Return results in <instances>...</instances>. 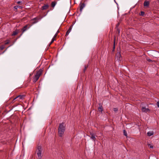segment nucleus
<instances>
[{
    "label": "nucleus",
    "mask_w": 159,
    "mask_h": 159,
    "mask_svg": "<svg viewBox=\"0 0 159 159\" xmlns=\"http://www.w3.org/2000/svg\"><path fill=\"white\" fill-rule=\"evenodd\" d=\"M116 57L117 58V59L119 60H121V55L120 52H117L116 54Z\"/></svg>",
    "instance_id": "0eeeda50"
},
{
    "label": "nucleus",
    "mask_w": 159,
    "mask_h": 159,
    "mask_svg": "<svg viewBox=\"0 0 159 159\" xmlns=\"http://www.w3.org/2000/svg\"><path fill=\"white\" fill-rule=\"evenodd\" d=\"M70 33V32L71 31V30H67Z\"/></svg>",
    "instance_id": "c9c22d12"
},
{
    "label": "nucleus",
    "mask_w": 159,
    "mask_h": 159,
    "mask_svg": "<svg viewBox=\"0 0 159 159\" xmlns=\"http://www.w3.org/2000/svg\"><path fill=\"white\" fill-rule=\"evenodd\" d=\"M10 43V40H7L5 41V45L8 44Z\"/></svg>",
    "instance_id": "aec40b11"
},
{
    "label": "nucleus",
    "mask_w": 159,
    "mask_h": 159,
    "mask_svg": "<svg viewBox=\"0 0 159 159\" xmlns=\"http://www.w3.org/2000/svg\"><path fill=\"white\" fill-rule=\"evenodd\" d=\"M119 23H118L116 25V29H117V28H118V27L119 26Z\"/></svg>",
    "instance_id": "cd10ccee"
},
{
    "label": "nucleus",
    "mask_w": 159,
    "mask_h": 159,
    "mask_svg": "<svg viewBox=\"0 0 159 159\" xmlns=\"http://www.w3.org/2000/svg\"><path fill=\"white\" fill-rule=\"evenodd\" d=\"M18 6V8H21L22 7L21 6Z\"/></svg>",
    "instance_id": "f704fd0d"
},
{
    "label": "nucleus",
    "mask_w": 159,
    "mask_h": 159,
    "mask_svg": "<svg viewBox=\"0 0 159 159\" xmlns=\"http://www.w3.org/2000/svg\"><path fill=\"white\" fill-rule=\"evenodd\" d=\"M153 132L152 131H149L148 132L147 134L148 136H150L153 134Z\"/></svg>",
    "instance_id": "ddd939ff"
},
{
    "label": "nucleus",
    "mask_w": 159,
    "mask_h": 159,
    "mask_svg": "<svg viewBox=\"0 0 159 159\" xmlns=\"http://www.w3.org/2000/svg\"><path fill=\"white\" fill-rule=\"evenodd\" d=\"M18 8V6H14V9L15 11H16L17 9Z\"/></svg>",
    "instance_id": "5701e85b"
},
{
    "label": "nucleus",
    "mask_w": 159,
    "mask_h": 159,
    "mask_svg": "<svg viewBox=\"0 0 159 159\" xmlns=\"http://www.w3.org/2000/svg\"><path fill=\"white\" fill-rule=\"evenodd\" d=\"M117 29V31L118 32V34H119L120 33V30L118 28H117L116 29Z\"/></svg>",
    "instance_id": "2f4dec72"
},
{
    "label": "nucleus",
    "mask_w": 159,
    "mask_h": 159,
    "mask_svg": "<svg viewBox=\"0 0 159 159\" xmlns=\"http://www.w3.org/2000/svg\"><path fill=\"white\" fill-rule=\"evenodd\" d=\"M25 97V95H19L17 96L16 97V98H15L13 99L12 101L14 102V101L16 99H17V100L18 101H20V100H22L23 99H24Z\"/></svg>",
    "instance_id": "20e7f679"
},
{
    "label": "nucleus",
    "mask_w": 159,
    "mask_h": 159,
    "mask_svg": "<svg viewBox=\"0 0 159 159\" xmlns=\"http://www.w3.org/2000/svg\"><path fill=\"white\" fill-rule=\"evenodd\" d=\"M144 14V12L143 11H142L141 12L140 15L143 16Z\"/></svg>",
    "instance_id": "393cba45"
},
{
    "label": "nucleus",
    "mask_w": 159,
    "mask_h": 159,
    "mask_svg": "<svg viewBox=\"0 0 159 159\" xmlns=\"http://www.w3.org/2000/svg\"><path fill=\"white\" fill-rule=\"evenodd\" d=\"M123 134L124 135H125V136H126V137L127 136V133L125 130H123Z\"/></svg>",
    "instance_id": "6ab92c4d"
},
{
    "label": "nucleus",
    "mask_w": 159,
    "mask_h": 159,
    "mask_svg": "<svg viewBox=\"0 0 159 159\" xmlns=\"http://www.w3.org/2000/svg\"><path fill=\"white\" fill-rule=\"evenodd\" d=\"M39 20V18L38 17H36L32 19L31 21H34L32 23L33 24H34L37 23Z\"/></svg>",
    "instance_id": "423d86ee"
},
{
    "label": "nucleus",
    "mask_w": 159,
    "mask_h": 159,
    "mask_svg": "<svg viewBox=\"0 0 159 159\" xmlns=\"http://www.w3.org/2000/svg\"><path fill=\"white\" fill-rule=\"evenodd\" d=\"M27 27H28V25H26L25 26L23 27V28L22 29V33H23L24 32H25V31L26 30Z\"/></svg>",
    "instance_id": "4468645a"
},
{
    "label": "nucleus",
    "mask_w": 159,
    "mask_h": 159,
    "mask_svg": "<svg viewBox=\"0 0 159 159\" xmlns=\"http://www.w3.org/2000/svg\"><path fill=\"white\" fill-rule=\"evenodd\" d=\"M150 4V2L148 1L145 0L143 3V5L144 7H148L149 6Z\"/></svg>",
    "instance_id": "1a4fd4ad"
},
{
    "label": "nucleus",
    "mask_w": 159,
    "mask_h": 159,
    "mask_svg": "<svg viewBox=\"0 0 159 159\" xmlns=\"http://www.w3.org/2000/svg\"><path fill=\"white\" fill-rule=\"evenodd\" d=\"M113 110L114 111H118V108H114Z\"/></svg>",
    "instance_id": "a878e982"
},
{
    "label": "nucleus",
    "mask_w": 159,
    "mask_h": 159,
    "mask_svg": "<svg viewBox=\"0 0 159 159\" xmlns=\"http://www.w3.org/2000/svg\"><path fill=\"white\" fill-rule=\"evenodd\" d=\"M157 105L158 107L159 108V101L157 102Z\"/></svg>",
    "instance_id": "c756f323"
},
{
    "label": "nucleus",
    "mask_w": 159,
    "mask_h": 159,
    "mask_svg": "<svg viewBox=\"0 0 159 159\" xmlns=\"http://www.w3.org/2000/svg\"><path fill=\"white\" fill-rule=\"evenodd\" d=\"M58 130L59 136L62 137L65 130V126L64 125V123L62 122L59 124Z\"/></svg>",
    "instance_id": "f257e3e1"
},
{
    "label": "nucleus",
    "mask_w": 159,
    "mask_h": 159,
    "mask_svg": "<svg viewBox=\"0 0 159 159\" xmlns=\"http://www.w3.org/2000/svg\"><path fill=\"white\" fill-rule=\"evenodd\" d=\"M57 2L56 1L52 2L51 3V6L52 7L54 8L55 5L56 4Z\"/></svg>",
    "instance_id": "f8f14e48"
},
{
    "label": "nucleus",
    "mask_w": 159,
    "mask_h": 159,
    "mask_svg": "<svg viewBox=\"0 0 159 159\" xmlns=\"http://www.w3.org/2000/svg\"><path fill=\"white\" fill-rule=\"evenodd\" d=\"M98 110L99 111L102 112L103 111V107L102 105L100 106L98 108Z\"/></svg>",
    "instance_id": "dca6fc26"
},
{
    "label": "nucleus",
    "mask_w": 159,
    "mask_h": 159,
    "mask_svg": "<svg viewBox=\"0 0 159 159\" xmlns=\"http://www.w3.org/2000/svg\"><path fill=\"white\" fill-rule=\"evenodd\" d=\"M37 152L38 159H41L42 156V149L40 146H39L38 147Z\"/></svg>",
    "instance_id": "7ed1b4c3"
},
{
    "label": "nucleus",
    "mask_w": 159,
    "mask_h": 159,
    "mask_svg": "<svg viewBox=\"0 0 159 159\" xmlns=\"http://www.w3.org/2000/svg\"><path fill=\"white\" fill-rule=\"evenodd\" d=\"M22 2L21 1H18L17 2V3L21 5L22 4Z\"/></svg>",
    "instance_id": "bb28decb"
},
{
    "label": "nucleus",
    "mask_w": 159,
    "mask_h": 159,
    "mask_svg": "<svg viewBox=\"0 0 159 159\" xmlns=\"http://www.w3.org/2000/svg\"><path fill=\"white\" fill-rule=\"evenodd\" d=\"M80 11L82 12L83 8L85 7V5L84 3H80Z\"/></svg>",
    "instance_id": "6e6552de"
},
{
    "label": "nucleus",
    "mask_w": 159,
    "mask_h": 159,
    "mask_svg": "<svg viewBox=\"0 0 159 159\" xmlns=\"http://www.w3.org/2000/svg\"><path fill=\"white\" fill-rule=\"evenodd\" d=\"M148 147H149L150 148H153V146L150 144H148Z\"/></svg>",
    "instance_id": "4be33fe9"
},
{
    "label": "nucleus",
    "mask_w": 159,
    "mask_h": 159,
    "mask_svg": "<svg viewBox=\"0 0 159 159\" xmlns=\"http://www.w3.org/2000/svg\"><path fill=\"white\" fill-rule=\"evenodd\" d=\"M69 33H70V32H69L68 31H67L66 32V36H67L69 34Z\"/></svg>",
    "instance_id": "7c9ffc66"
},
{
    "label": "nucleus",
    "mask_w": 159,
    "mask_h": 159,
    "mask_svg": "<svg viewBox=\"0 0 159 159\" xmlns=\"http://www.w3.org/2000/svg\"><path fill=\"white\" fill-rule=\"evenodd\" d=\"M148 61L149 62H151L152 61V60L150 59H148Z\"/></svg>",
    "instance_id": "72a5a7b5"
},
{
    "label": "nucleus",
    "mask_w": 159,
    "mask_h": 159,
    "mask_svg": "<svg viewBox=\"0 0 159 159\" xmlns=\"http://www.w3.org/2000/svg\"><path fill=\"white\" fill-rule=\"evenodd\" d=\"M73 25H72L70 26V28H69V30H71L72 28Z\"/></svg>",
    "instance_id": "c85d7f7f"
},
{
    "label": "nucleus",
    "mask_w": 159,
    "mask_h": 159,
    "mask_svg": "<svg viewBox=\"0 0 159 159\" xmlns=\"http://www.w3.org/2000/svg\"><path fill=\"white\" fill-rule=\"evenodd\" d=\"M88 67V65H86L84 66V69H83V72L85 73L87 68Z\"/></svg>",
    "instance_id": "f3484780"
},
{
    "label": "nucleus",
    "mask_w": 159,
    "mask_h": 159,
    "mask_svg": "<svg viewBox=\"0 0 159 159\" xmlns=\"http://www.w3.org/2000/svg\"><path fill=\"white\" fill-rule=\"evenodd\" d=\"M4 48H5V46L3 45H1L0 47V48L1 50H3Z\"/></svg>",
    "instance_id": "412c9836"
},
{
    "label": "nucleus",
    "mask_w": 159,
    "mask_h": 159,
    "mask_svg": "<svg viewBox=\"0 0 159 159\" xmlns=\"http://www.w3.org/2000/svg\"><path fill=\"white\" fill-rule=\"evenodd\" d=\"M55 40H56V39H55V38H53L52 39L51 41V42L49 44V45H51L53 43V42Z\"/></svg>",
    "instance_id": "a211bd4d"
},
{
    "label": "nucleus",
    "mask_w": 159,
    "mask_h": 159,
    "mask_svg": "<svg viewBox=\"0 0 159 159\" xmlns=\"http://www.w3.org/2000/svg\"><path fill=\"white\" fill-rule=\"evenodd\" d=\"M141 110L143 112H147V111H149V109L146 108L145 107H143L142 108Z\"/></svg>",
    "instance_id": "9d476101"
},
{
    "label": "nucleus",
    "mask_w": 159,
    "mask_h": 159,
    "mask_svg": "<svg viewBox=\"0 0 159 159\" xmlns=\"http://www.w3.org/2000/svg\"><path fill=\"white\" fill-rule=\"evenodd\" d=\"M57 33H56L55 34V35H54V36L53 38H55V37H57Z\"/></svg>",
    "instance_id": "473e14b6"
},
{
    "label": "nucleus",
    "mask_w": 159,
    "mask_h": 159,
    "mask_svg": "<svg viewBox=\"0 0 159 159\" xmlns=\"http://www.w3.org/2000/svg\"><path fill=\"white\" fill-rule=\"evenodd\" d=\"M89 136L91 139H92L94 142H95L96 140V138L95 134L93 133H90Z\"/></svg>",
    "instance_id": "39448f33"
},
{
    "label": "nucleus",
    "mask_w": 159,
    "mask_h": 159,
    "mask_svg": "<svg viewBox=\"0 0 159 159\" xmlns=\"http://www.w3.org/2000/svg\"><path fill=\"white\" fill-rule=\"evenodd\" d=\"M59 32V31H58V30L57 31V34Z\"/></svg>",
    "instance_id": "e433bc0d"
},
{
    "label": "nucleus",
    "mask_w": 159,
    "mask_h": 159,
    "mask_svg": "<svg viewBox=\"0 0 159 159\" xmlns=\"http://www.w3.org/2000/svg\"><path fill=\"white\" fill-rule=\"evenodd\" d=\"M115 40H114V45H113V50H114L115 49Z\"/></svg>",
    "instance_id": "b1692460"
},
{
    "label": "nucleus",
    "mask_w": 159,
    "mask_h": 159,
    "mask_svg": "<svg viewBox=\"0 0 159 159\" xmlns=\"http://www.w3.org/2000/svg\"><path fill=\"white\" fill-rule=\"evenodd\" d=\"M49 7V6L48 4H45L43 6L42 8V10H45L47 9Z\"/></svg>",
    "instance_id": "9b49d317"
},
{
    "label": "nucleus",
    "mask_w": 159,
    "mask_h": 159,
    "mask_svg": "<svg viewBox=\"0 0 159 159\" xmlns=\"http://www.w3.org/2000/svg\"><path fill=\"white\" fill-rule=\"evenodd\" d=\"M43 71L42 69H40L36 72L34 76L33 77V82L34 83H35L38 80L40 76L42 74Z\"/></svg>",
    "instance_id": "f03ea898"
},
{
    "label": "nucleus",
    "mask_w": 159,
    "mask_h": 159,
    "mask_svg": "<svg viewBox=\"0 0 159 159\" xmlns=\"http://www.w3.org/2000/svg\"><path fill=\"white\" fill-rule=\"evenodd\" d=\"M19 32L18 31L16 30L13 32L12 34H11L12 36H15Z\"/></svg>",
    "instance_id": "2eb2a0df"
}]
</instances>
